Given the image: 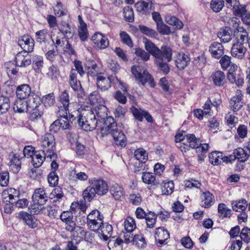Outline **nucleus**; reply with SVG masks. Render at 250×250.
I'll return each mask as SVG.
<instances>
[{
	"mask_svg": "<svg viewBox=\"0 0 250 250\" xmlns=\"http://www.w3.org/2000/svg\"><path fill=\"white\" fill-rule=\"evenodd\" d=\"M235 15L241 17L245 24L250 25V13L247 12L245 6L241 7Z\"/></svg>",
	"mask_w": 250,
	"mask_h": 250,
	"instance_id": "nucleus-36",
	"label": "nucleus"
},
{
	"mask_svg": "<svg viewBox=\"0 0 250 250\" xmlns=\"http://www.w3.org/2000/svg\"><path fill=\"white\" fill-rule=\"evenodd\" d=\"M157 217V215L154 212L149 211L147 213V215L145 217V219L148 228L152 229L155 227Z\"/></svg>",
	"mask_w": 250,
	"mask_h": 250,
	"instance_id": "nucleus-46",
	"label": "nucleus"
},
{
	"mask_svg": "<svg viewBox=\"0 0 250 250\" xmlns=\"http://www.w3.org/2000/svg\"><path fill=\"white\" fill-rule=\"evenodd\" d=\"M134 156L136 159L142 163H145L147 160V153L143 148H138L134 152Z\"/></svg>",
	"mask_w": 250,
	"mask_h": 250,
	"instance_id": "nucleus-54",
	"label": "nucleus"
},
{
	"mask_svg": "<svg viewBox=\"0 0 250 250\" xmlns=\"http://www.w3.org/2000/svg\"><path fill=\"white\" fill-rule=\"evenodd\" d=\"M187 143L190 148H197L200 145L199 140L193 134L186 135Z\"/></svg>",
	"mask_w": 250,
	"mask_h": 250,
	"instance_id": "nucleus-38",
	"label": "nucleus"
},
{
	"mask_svg": "<svg viewBox=\"0 0 250 250\" xmlns=\"http://www.w3.org/2000/svg\"><path fill=\"white\" fill-rule=\"evenodd\" d=\"M42 102L45 106L53 105L55 103L54 93L52 92L43 96L42 98Z\"/></svg>",
	"mask_w": 250,
	"mask_h": 250,
	"instance_id": "nucleus-55",
	"label": "nucleus"
},
{
	"mask_svg": "<svg viewBox=\"0 0 250 250\" xmlns=\"http://www.w3.org/2000/svg\"><path fill=\"white\" fill-rule=\"evenodd\" d=\"M212 80L216 86H223L226 82L225 74L221 71H217L212 74Z\"/></svg>",
	"mask_w": 250,
	"mask_h": 250,
	"instance_id": "nucleus-23",
	"label": "nucleus"
},
{
	"mask_svg": "<svg viewBox=\"0 0 250 250\" xmlns=\"http://www.w3.org/2000/svg\"><path fill=\"white\" fill-rule=\"evenodd\" d=\"M96 191L93 186L90 185L83 191V195L85 201L90 202L95 196Z\"/></svg>",
	"mask_w": 250,
	"mask_h": 250,
	"instance_id": "nucleus-45",
	"label": "nucleus"
},
{
	"mask_svg": "<svg viewBox=\"0 0 250 250\" xmlns=\"http://www.w3.org/2000/svg\"><path fill=\"white\" fill-rule=\"evenodd\" d=\"M60 71L57 66L52 65L49 68L48 76L53 80H56L60 75Z\"/></svg>",
	"mask_w": 250,
	"mask_h": 250,
	"instance_id": "nucleus-63",
	"label": "nucleus"
},
{
	"mask_svg": "<svg viewBox=\"0 0 250 250\" xmlns=\"http://www.w3.org/2000/svg\"><path fill=\"white\" fill-rule=\"evenodd\" d=\"M154 237L160 246L167 243L169 238L168 231L163 227H159L156 229Z\"/></svg>",
	"mask_w": 250,
	"mask_h": 250,
	"instance_id": "nucleus-11",
	"label": "nucleus"
},
{
	"mask_svg": "<svg viewBox=\"0 0 250 250\" xmlns=\"http://www.w3.org/2000/svg\"><path fill=\"white\" fill-rule=\"evenodd\" d=\"M218 211L220 217L222 218L229 217L231 215V210L223 203H220L218 207Z\"/></svg>",
	"mask_w": 250,
	"mask_h": 250,
	"instance_id": "nucleus-44",
	"label": "nucleus"
},
{
	"mask_svg": "<svg viewBox=\"0 0 250 250\" xmlns=\"http://www.w3.org/2000/svg\"><path fill=\"white\" fill-rule=\"evenodd\" d=\"M25 51L18 53L15 57L16 65L19 67H27L31 63V58Z\"/></svg>",
	"mask_w": 250,
	"mask_h": 250,
	"instance_id": "nucleus-10",
	"label": "nucleus"
},
{
	"mask_svg": "<svg viewBox=\"0 0 250 250\" xmlns=\"http://www.w3.org/2000/svg\"><path fill=\"white\" fill-rule=\"evenodd\" d=\"M132 244L139 248H144L146 245L145 238L141 233L136 234L134 235Z\"/></svg>",
	"mask_w": 250,
	"mask_h": 250,
	"instance_id": "nucleus-33",
	"label": "nucleus"
},
{
	"mask_svg": "<svg viewBox=\"0 0 250 250\" xmlns=\"http://www.w3.org/2000/svg\"><path fill=\"white\" fill-rule=\"evenodd\" d=\"M146 51L140 48L135 49L134 53L143 62H147L151 55L155 59L169 61L171 60L172 49L167 45H162L160 48L151 41L146 39L144 41Z\"/></svg>",
	"mask_w": 250,
	"mask_h": 250,
	"instance_id": "nucleus-2",
	"label": "nucleus"
},
{
	"mask_svg": "<svg viewBox=\"0 0 250 250\" xmlns=\"http://www.w3.org/2000/svg\"><path fill=\"white\" fill-rule=\"evenodd\" d=\"M236 158L241 162H245L249 157L248 153L242 148L239 147L233 150Z\"/></svg>",
	"mask_w": 250,
	"mask_h": 250,
	"instance_id": "nucleus-49",
	"label": "nucleus"
},
{
	"mask_svg": "<svg viewBox=\"0 0 250 250\" xmlns=\"http://www.w3.org/2000/svg\"><path fill=\"white\" fill-rule=\"evenodd\" d=\"M224 2L225 6L232 9L234 15L244 6L240 5L239 0H224Z\"/></svg>",
	"mask_w": 250,
	"mask_h": 250,
	"instance_id": "nucleus-32",
	"label": "nucleus"
},
{
	"mask_svg": "<svg viewBox=\"0 0 250 250\" xmlns=\"http://www.w3.org/2000/svg\"><path fill=\"white\" fill-rule=\"evenodd\" d=\"M165 21L168 24L175 26L177 28L181 29L183 27L182 22L176 17L167 15L165 18Z\"/></svg>",
	"mask_w": 250,
	"mask_h": 250,
	"instance_id": "nucleus-34",
	"label": "nucleus"
},
{
	"mask_svg": "<svg viewBox=\"0 0 250 250\" xmlns=\"http://www.w3.org/2000/svg\"><path fill=\"white\" fill-rule=\"evenodd\" d=\"M92 40L96 46L100 49L106 48L109 45L107 38L100 33H96L92 37Z\"/></svg>",
	"mask_w": 250,
	"mask_h": 250,
	"instance_id": "nucleus-16",
	"label": "nucleus"
},
{
	"mask_svg": "<svg viewBox=\"0 0 250 250\" xmlns=\"http://www.w3.org/2000/svg\"><path fill=\"white\" fill-rule=\"evenodd\" d=\"M41 145L43 148L42 150L47 153V157L50 160L54 159L56 156V141L51 133H46L42 137Z\"/></svg>",
	"mask_w": 250,
	"mask_h": 250,
	"instance_id": "nucleus-4",
	"label": "nucleus"
},
{
	"mask_svg": "<svg viewBox=\"0 0 250 250\" xmlns=\"http://www.w3.org/2000/svg\"><path fill=\"white\" fill-rule=\"evenodd\" d=\"M172 54L171 56V60L169 61L164 60L155 59V62L158 68L166 74H168L169 72L170 69L167 62H170L172 60Z\"/></svg>",
	"mask_w": 250,
	"mask_h": 250,
	"instance_id": "nucleus-35",
	"label": "nucleus"
},
{
	"mask_svg": "<svg viewBox=\"0 0 250 250\" xmlns=\"http://www.w3.org/2000/svg\"><path fill=\"white\" fill-rule=\"evenodd\" d=\"M69 84L73 90H78L81 87L80 82L77 79V73L73 68L70 72Z\"/></svg>",
	"mask_w": 250,
	"mask_h": 250,
	"instance_id": "nucleus-25",
	"label": "nucleus"
},
{
	"mask_svg": "<svg viewBox=\"0 0 250 250\" xmlns=\"http://www.w3.org/2000/svg\"><path fill=\"white\" fill-rule=\"evenodd\" d=\"M240 237L245 243H250V229L244 228L240 233Z\"/></svg>",
	"mask_w": 250,
	"mask_h": 250,
	"instance_id": "nucleus-64",
	"label": "nucleus"
},
{
	"mask_svg": "<svg viewBox=\"0 0 250 250\" xmlns=\"http://www.w3.org/2000/svg\"><path fill=\"white\" fill-rule=\"evenodd\" d=\"M130 110L136 120L142 122L143 120V115L145 110L138 109L134 106L130 107Z\"/></svg>",
	"mask_w": 250,
	"mask_h": 250,
	"instance_id": "nucleus-60",
	"label": "nucleus"
},
{
	"mask_svg": "<svg viewBox=\"0 0 250 250\" xmlns=\"http://www.w3.org/2000/svg\"><path fill=\"white\" fill-rule=\"evenodd\" d=\"M243 96L242 91L237 90L236 91V95L231 99L229 102V106L230 109L234 112L239 110L242 107L243 102L242 100L243 99Z\"/></svg>",
	"mask_w": 250,
	"mask_h": 250,
	"instance_id": "nucleus-15",
	"label": "nucleus"
},
{
	"mask_svg": "<svg viewBox=\"0 0 250 250\" xmlns=\"http://www.w3.org/2000/svg\"><path fill=\"white\" fill-rule=\"evenodd\" d=\"M18 44L23 49L22 51L31 53L34 47V40L31 36L25 35L18 40Z\"/></svg>",
	"mask_w": 250,
	"mask_h": 250,
	"instance_id": "nucleus-8",
	"label": "nucleus"
},
{
	"mask_svg": "<svg viewBox=\"0 0 250 250\" xmlns=\"http://www.w3.org/2000/svg\"><path fill=\"white\" fill-rule=\"evenodd\" d=\"M120 37L122 42L127 45L129 47H133V42L130 36L125 32L122 31L120 33Z\"/></svg>",
	"mask_w": 250,
	"mask_h": 250,
	"instance_id": "nucleus-59",
	"label": "nucleus"
},
{
	"mask_svg": "<svg viewBox=\"0 0 250 250\" xmlns=\"http://www.w3.org/2000/svg\"><path fill=\"white\" fill-rule=\"evenodd\" d=\"M96 191V193L99 195L105 194L108 190L107 184L103 180L94 178L89 181Z\"/></svg>",
	"mask_w": 250,
	"mask_h": 250,
	"instance_id": "nucleus-9",
	"label": "nucleus"
},
{
	"mask_svg": "<svg viewBox=\"0 0 250 250\" xmlns=\"http://www.w3.org/2000/svg\"><path fill=\"white\" fill-rule=\"evenodd\" d=\"M131 72L143 85L148 83L151 87H154L153 79L146 70L142 69L139 66L134 65L131 68Z\"/></svg>",
	"mask_w": 250,
	"mask_h": 250,
	"instance_id": "nucleus-6",
	"label": "nucleus"
},
{
	"mask_svg": "<svg viewBox=\"0 0 250 250\" xmlns=\"http://www.w3.org/2000/svg\"><path fill=\"white\" fill-rule=\"evenodd\" d=\"M34 204L43 206L48 201V196L43 188H38L35 189L32 196Z\"/></svg>",
	"mask_w": 250,
	"mask_h": 250,
	"instance_id": "nucleus-7",
	"label": "nucleus"
},
{
	"mask_svg": "<svg viewBox=\"0 0 250 250\" xmlns=\"http://www.w3.org/2000/svg\"><path fill=\"white\" fill-rule=\"evenodd\" d=\"M59 30L66 38H71L74 35L73 28L65 22H63L61 24Z\"/></svg>",
	"mask_w": 250,
	"mask_h": 250,
	"instance_id": "nucleus-28",
	"label": "nucleus"
},
{
	"mask_svg": "<svg viewBox=\"0 0 250 250\" xmlns=\"http://www.w3.org/2000/svg\"><path fill=\"white\" fill-rule=\"evenodd\" d=\"M94 111L98 118L101 120L107 118L105 121L106 125L101 129L103 135L110 134L113 137L116 145L122 146H125L126 139L123 132L118 128L117 123L114 122L113 118L107 117V108L102 104H97L94 108Z\"/></svg>",
	"mask_w": 250,
	"mask_h": 250,
	"instance_id": "nucleus-1",
	"label": "nucleus"
},
{
	"mask_svg": "<svg viewBox=\"0 0 250 250\" xmlns=\"http://www.w3.org/2000/svg\"><path fill=\"white\" fill-rule=\"evenodd\" d=\"M47 179L50 186L54 187L58 184L59 177L55 171L48 174Z\"/></svg>",
	"mask_w": 250,
	"mask_h": 250,
	"instance_id": "nucleus-61",
	"label": "nucleus"
},
{
	"mask_svg": "<svg viewBox=\"0 0 250 250\" xmlns=\"http://www.w3.org/2000/svg\"><path fill=\"white\" fill-rule=\"evenodd\" d=\"M190 60V59L188 55L184 53H180L177 56L175 63L179 69L182 70L188 66Z\"/></svg>",
	"mask_w": 250,
	"mask_h": 250,
	"instance_id": "nucleus-20",
	"label": "nucleus"
},
{
	"mask_svg": "<svg viewBox=\"0 0 250 250\" xmlns=\"http://www.w3.org/2000/svg\"><path fill=\"white\" fill-rule=\"evenodd\" d=\"M142 179L143 182L147 184H153L154 185L159 184V182L155 179V175L152 173H143Z\"/></svg>",
	"mask_w": 250,
	"mask_h": 250,
	"instance_id": "nucleus-48",
	"label": "nucleus"
},
{
	"mask_svg": "<svg viewBox=\"0 0 250 250\" xmlns=\"http://www.w3.org/2000/svg\"><path fill=\"white\" fill-rule=\"evenodd\" d=\"M30 213L34 214H47L49 217H54L53 213H51L52 211V207L50 206L43 207V206L34 204L29 207Z\"/></svg>",
	"mask_w": 250,
	"mask_h": 250,
	"instance_id": "nucleus-13",
	"label": "nucleus"
},
{
	"mask_svg": "<svg viewBox=\"0 0 250 250\" xmlns=\"http://www.w3.org/2000/svg\"><path fill=\"white\" fill-rule=\"evenodd\" d=\"M231 57L227 55H224L221 58L220 60V63L224 69H226L229 66L233 67V69H235L237 68V66L236 65L232 63L231 62Z\"/></svg>",
	"mask_w": 250,
	"mask_h": 250,
	"instance_id": "nucleus-40",
	"label": "nucleus"
},
{
	"mask_svg": "<svg viewBox=\"0 0 250 250\" xmlns=\"http://www.w3.org/2000/svg\"><path fill=\"white\" fill-rule=\"evenodd\" d=\"M149 3L151 6L152 3L149 0H142L137 2L135 4V6L137 11L144 14L146 13Z\"/></svg>",
	"mask_w": 250,
	"mask_h": 250,
	"instance_id": "nucleus-47",
	"label": "nucleus"
},
{
	"mask_svg": "<svg viewBox=\"0 0 250 250\" xmlns=\"http://www.w3.org/2000/svg\"><path fill=\"white\" fill-rule=\"evenodd\" d=\"M30 94L31 88L28 84H23L17 87L16 94L18 99H24L29 97Z\"/></svg>",
	"mask_w": 250,
	"mask_h": 250,
	"instance_id": "nucleus-21",
	"label": "nucleus"
},
{
	"mask_svg": "<svg viewBox=\"0 0 250 250\" xmlns=\"http://www.w3.org/2000/svg\"><path fill=\"white\" fill-rule=\"evenodd\" d=\"M35 35L37 42L41 44L46 42L48 36V33L47 30L42 29L36 32Z\"/></svg>",
	"mask_w": 250,
	"mask_h": 250,
	"instance_id": "nucleus-51",
	"label": "nucleus"
},
{
	"mask_svg": "<svg viewBox=\"0 0 250 250\" xmlns=\"http://www.w3.org/2000/svg\"><path fill=\"white\" fill-rule=\"evenodd\" d=\"M67 114H68V112L65 111V114L62 115L61 118L57 120L59 122L58 124L60 128H61L63 130L69 128L70 126L68 119Z\"/></svg>",
	"mask_w": 250,
	"mask_h": 250,
	"instance_id": "nucleus-52",
	"label": "nucleus"
},
{
	"mask_svg": "<svg viewBox=\"0 0 250 250\" xmlns=\"http://www.w3.org/2000/svg\"><path fill=\"white\" fill-rule=\"evenodd\" d=\"M110 192L116 200H121L123 197V189L117 184H114L111 186Z\"/></svg>",
	"mask_w": 250,
	"mask_h": 250,
	"instance_id": "nucleus-30",
	"label": "nucleus"
},
{
	"mask_svg": "<svg viewBox=\"0 0 250 250\" xmlns=\"http://www.w3.org/2000/svg\"><path fill=\"white\" fill-rule=\"evenodd\" d=\"M247 50L246 47L244 46L243 43L238 41L233 44L231 49V54L233 57L242 59L245 57Z\"/></svg>",
	"mask_w": 250,
	"mask_h": 250,
	"instance_id": "nucleus-12",
	"label": "nucleus"
},
{
	"mask_svg": "<svg viewBox=\"0 0 250 250\" xmlns=\"http://www.w3.org/2000/svg\"><path fill=\"white\" fill-rule=\"evenodd\" d=\"M174 188L173 182H164L161 184V190L163 195H170L173 192Z\"/></svg>",
	"mask_w": 250,
	"mask_h": 250,
	"instance_id": "nucleus-43",
	"label": "nucleus"
},
{
	"mask_svg": "<svg viewBox=\"0 0 250 250\" xmlns=\"http://www.w3.org/2000/svg\"><path fill=\"white\" fill-rule=\"evenodd\" d=\"M45 158H48L47 153L45 151L42 150L35 151L34 155L32 157L31 162L36 168L42 166Z\"/></svg>",
	"mask_w": 250,
	"mask_h": 250,
	"instance_id": "nucleus-18",
	"label": "nucleus"
},
{
	"mask_svg": "<svg viewBox=\"0 0 250 250\" xmlns=\"http://www.w3.org/2000/svg\"><path fill=\"white\" fill-rule=\"evenodd\" d=\"M9 167L14 173H17L21 168V162L20 159L14 155L9 163Z\"/></svg>",
	"mask_w": 250,
	"mask_h": 250,
	"instance_id": "nucleus-42",
	"label": "nucleus"
},
{
	"mask_svg": "<svg viewBox=\"0 0 250 250\" xmlns=\"http://www.w3.org/2000/svg\"><path fill=\"white\" fill-rule=\"evenodd\" d=\"M60 102L62 104L63 107L65 111H67L69 115V112L73 111L72 109H69V105L70 104L69 96L66 90L62 91L60 95Z\"/></svg>",
	"mask_w": 250,
	"mask_h": 250,
	"instance_id": "nucleus-27",
	"label": "nucleus"
},
{
	"mask_svg": "<svg viewBox=\"0 0 250 250\" xmlns=\"http://www.w3.org/2000/svg\"><path fill=\"white\" fill-rule=\"evenodd\" d=\"M103 222V221H94L93 220L88 221L87 226L90 230L97 233L104 223Z\"/></svg>",
	"mask_w": 250,
	"mask_h": 250,
	"instance_id": "nucleus-58",
	"label": "nucleus"
},
{
	"mask_svg": "<svg viewBox=\"0 0 250 250\" xmlns=\"http://www.w3.org/2000/svg\"><path fill=\"white\" fill-rule=\"evenodd\" d=\"M112 232V226L107 223H103L97 234L101 239L107 241L111 236Z\"/></svg>",
	"mask_w": 250,
	"mask_h": 250,
	"instance_id": "nucleus-17",
	"label": "nucleus"
},
{
	"mask_svg": "<svg viewBox=\"0 0 250 250\" xmlns=\"http://www.w3.org/2000/svg\"><path fill=\"white\" fill-rule=\"evenodd\" d=\"M201 205L205 208H208L215 202L214 195L209 191L203 192L200 196Z\"/></svg>",
	"mask_w": 250,
	"mask_h": 250,
	"instance_id": "nucleus-19",
	"label": "nucleus"
},
{
	"mask_svg": "<svg viewBox=\"0 0 250 250\" xmlns=\"http://www.w3.org/2000/svg\"><path fill=\"white\" fill-rule=\"evenodd\" d=\"M64 197L62 189L60 187H56L50 194V198L53 200V202H60Z\"/></svg>",
	"mask_w": 250,
	"mask_h": 250,
	"instance_id": "nucleus-31",
	"label": "nucleus"
},
{
	"mask_svg": "<svg viewBox=\"0 0 250 250\" xmlns=\"http://www.w3.org/2000/svg\"><path fill=\"white\" fill-rule=\"evenodd\" d=\"M69 120L72 124H78L85 131H91L97 126V119L92 110H84L82 112L80 109H73L69 112Z\"/></svg>",
	"mask_w": 250,
	"mask_h": 250,
	"instance_id": "nucleus-3",
	"label": "nucleus"
},
{
	"mask_svg": "<svg viewBox=\"0 0 250 250\" xmlns=\"http://www.w3.org/2000/svg\"><path fill=\"white\" fill-rule=\"evenodd\" d=\"M88 221H103L104 216L98 210H94L87 215Z\"/></svg>",
	"mask_w": 250,
	"mask_h": 250,
	"instance_id": "nucleus-57",
	"label": "nucleus"
},
{
	"mask_svg": "<svg viewBox=\"0 0 250 250\" xmlns=\"http://www.w3.org/2000/svg\"><path fill=\"white\" fill-rule=\"evenodd\" d=\"M231 205L233 209L236 211H244L248 206L247 201L244 199L233 201Z\"/></svg>",
	"mask_w": 250,
	"mask_h": 250,
	"instance_id": "nucleus-39",
	"label": "nucleus"
},
{
	"mask_svg": "<svg viewBox=\"0 0 250 250\" xmlns=\"http://www.w3.org/2000/svg\"><path fill=\"white\" fill-rule=\"evenodd\" d=\"M209 52L212 57L218 59L223 56L224 47L220 42H213L209 45Z\"/></svg>",
	"mask_w": 250,
	"mask_h": 250,
	"instance_id": "nucleus-14",
	"label": "nucleus"
},
{
	"mask_svg": "<svg viewBox=\"0 0 250 250\" xmlns=\"http://www.w3.org/2000/svg\"><path fill=\"white\" fill-rule=\"evenodd\" d=\"M124 226L126 232H132L136 228L135 220L131 217H127L124 222Z\"/></svg>",
	"mask_w": 250,
	"mask_h": 250,
	"instance_id": "nucleus-50",
	"label": "nucleus"
},
{
	"mask_svg": "<svg viewBox=\"0 0 250 250\" xmlns=\"http://www.w3.org/2000/svg\"><path fill=\"white\" fill-rule=\"evenodd\" d=\"M10 108V100L8 97L0 96V114L6 113Z\"/></svg>",
	"mask_w": 250,
	"mask_h": 250,
	"instance_id": "nucleus-41",
	"label": "nucleus"
},
{
	"mask_svg": "<svg viewBox=\"0 0 250 250\" xmlns=\"http://www.w3.org/2000/svg\"><path fill=\"white\" fill-rule=\"evenodd\" d=\"M129 201L133 205L138 206L142 202V198L139 193H133L129 195Z\"/></svg>",
	"mask_w": 250,
	"mask_h": 250,
	"instance_id": "nucleus-62",
	"label": "nucleus"
},
{
	"mask_svg": "<svg viewBox=\"0 0 250 250\" xmlns=\"http://www.w3.org/2000/svg\"><path fill=\"white\" fill-rule=\"evenodd\" d=\"M224 6V0H211L210 2V8L215 12H220Z\"/></svg>",
	"mask_w": 250,
	"mask_h": 250,
	"instance_id": "nucleus-53",
	"label": "nucleus"
},
{
	"mask_svg": "<svg viewBox=\"0 0 250 250\" xmlns=\"http://www.w3.org/2000/svg\"><path fill=\"white\" fill-rule=\"evenodd\" d=\"M232 32L231 29L228 27L221 28L217 34V37L222 42L227 43L232 39Z\"/></svg>",
	"mask_w": 250,
	"mask_h": 250,
	"instance_id": "nucleus-22",
	"label": "nucleus"
},
{
	"mask_svg": "<svg viewBox=\"0 0 250 250\" xmlns=\"http://www.w3.org/2000/svg\"><path fill=\"white\" fill-rule=\"evenodd\" d=\"M111 80L109 77L99 76L97 78V85L102 91L108 90L111 87Z\"/></svg>",
	"mask_w": 250,
	"mask_h": 250,
	"instance_id": "nucleus-24",
	"label": "nucleus"
},
{
	"mask_svg": "<svg viewBox=\"0 0 250 250\" xmlns=\"http://www.w3.org/2000/svg\"><path fill=\"white\" fill-rule=\"evenodd\" d=\"M28 105V111L30 113V119L32 120L37 119L42 115L41 110L42 106L40 104V99L37 95L30 96L28 101L26 102Z\"/></svg>",
	"mask_w": 250,
	"mask_h": 250,
	"instance_id": "nucleus-5",
	"label": "nucleus"
},
{
	"mask_svg": "<svg viewBox=\"0 0 250 250\" xmlns=\"http://www.w3.org/2000/svg\"><path fill=\"white\" fill-rule=\"evenodd\" d=\"M228 79L231 83H235L238 86H242L244 82L243 76L240 73L230 72L229 71Z\"/></svg>",
	"mask_w": 250,
	"mask_h": 250,
	"instance_id": "nucleus-26",
	"label": "nucleus"
},
{
	"mask_svg": "<svg viewBox=\"0 0 250 250\" xmlns=\"http://www.w3.org/2000/svg\"><path fill=\"white\" fill-rule=\"evenodd\" d=\"M22 100L18 99L15 101L13 105V110L15 112L22 113L28 111L26 102Z\"/></svg>",
	"mask_w": 250,
	"mask_h": 250,
	"instance_id": "nucleus-29",
	"label": "nucleus"
},
{
	"mask_svg": "<svg viewBox=\"0 0 250 250\" xmlns=\"http://www.w3.org/2000/svg\"><path fill=\"white\" fill-rule=\"evenodd\" d=\"M223 157V153L219 151L212 152L209 154V161L214 165H218L221 163V158Z\"/></svg>",
	"mask_w": 250,
	"mask_h": 250,
	"instance_id": "nucleus-37",
	"label": "nucleus"
},
{
	"mask_svg": "<svg viewBox=\"0 0 250 250\" xmlns=\"http://www.w3.org/2000/svg\"><path fill=\"white\" fill-rule=\"evenodd\" d=\"M124 16L126 21L132 22L134 21V12L132 8L130 6H127L124 8Z\"/></svg>",
	"mask_w": 250,
	"mask_h": 250,
	"instance_id": "nucleus-56",
	"label": "nucleus"
}]
</instances>
